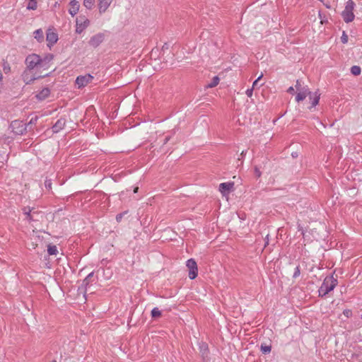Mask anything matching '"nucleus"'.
<instances>
[{
    "label": "nucleus",
    "instance_id": "nucleus-30",
    "mask_svg": "<svg viewBox=\"0 0 362 362\" xmlns=\"http://www.w3.org/2000/svg\"><path fill=\"white\" fill-rule=\"evenodd\" d=\"M261 351L263 354H269L271 351V346H261Z\"/></svg>",
    "mask_w": 362,
    "mask_h": 362
},
{
    "label": "nucleus",
    "instance_id": "nucleus-14",
    "mask_svg": "<svg viewBox=\"0 0 362 362\" xmlns=\"http://www.w3.org/2000/svg\"><path fill=\"white\" fill-rule=\"evenodd\" d=\"M298 92V93L296 97V100L298 103L303 100L307 97V95H310V92L306 87H303V88L301 90H299Z\"/></svg>",
    "mask_w": 362,
    "mask_h": 362
},
{
    "label": "nucleus",
    "instance_id": "nucleus-36",
    "mask_svg": "<svg viewBox=\"0 0 362 362\" xmlns=\"http://www.w3.org/2000/svg\"><path fill=\"white\" fill-rule=\"evenodd\" d=\"M246 95L249 97V98H251L252 96V93H253V88H249L246 90L245 92Z\"/></svg>",
    "mask_w": 362,
    "mask_h": 362
},
{
    "label": "nucleus",
    "instance_id": "nucleus-5",
    "mask_svg": "<svg viewBox=\"0 0 362 362\" xmlns=\"http://www.w3.org/2000/svg\"><path fill=\"white\" fill-rule=\"evenodd\" d=\"M186 268L189 279H194L198 275V267L194 259H189L186 262Z\"/></svg>",
    "mask_w": 362,
    "mask_h": 362
},
{
    "label": "nucleus",
    "instance_id": "nucleus-26",
    "mask_svg": "<svg viewBox=\"0 0 362 362\" xmlns=\"http://www.w3.org/2000/svg\"><path fill=\"white\" fill-rule=\"evenodd\" d=\"M94 0H83V6L88 9H91L94 5Z\"/></svg>",
    "mask_w": 362,
    "mask_h": 362
},
{
    "label": "nucleus",
    "instance_id": "nucleus-27",
    "mask_svg": "<svg viewBox=\"0 0 362 362\" xmlns=\"http://www.w3.org/2000/svg\"><path fill=\"white\" fill-rule=\"evenodd\" d=\"M54 58V55L52 54H47L43 58H42V62H47L50 64V62L52 61Z\"/></svg>",
    "mask_w": 362,
    "mask_h": 362
},
{
    "label": "nucleus",
    "instance_id": "nucleus-7",
    "mask_svg": "<svg viewBox=\"0 0 362 362\" xmlns=\"http://www.w3.org/2000/svg\"><path fill=\"white\" fill-rule=\"evenodd\" d=\"M105 40V34L99 33L90 37L88 41L90 46L95 48L98 47Z\"/></svg>",
    "mask_w": 362,
    "mask_h": 362
},
{
    "label": "nucleus",
    "instance_id": "nucleus-44",
    "mask_svg": "<svg viewBox=\"0 0 362 362\" xmlns=\"http://www.w3.org/2000/svg\"><path fill=\"white\" fill-rule=\"evenodd\" d=\"M28 209H30V207H24V208L23 209V213H24V214H25V216L28 214Z\"/></svg>",
    "mask_w": 362,
    "mask_h": 362
},
{
    "label": "nucleus",
    "instance_id": "nucleus-40",
    "mask_svg": "<svg viewBox=\"0 0 362 362\" xmlns=\"http://www.w3.org/2000/svg\"><path fill=\"white\" fill-rule=\"evenodd\" d=\"M170 47L169 43H165L162 47V51L164 52L165 49H168Z\"/></svg>",
    "mask_w": 362,
    "mask_h": 362
},
{
    "label": "nucleus",
    "instance_id": "nucleus-46",
    "mask_svg": "<svg viewBox=\"0 0 362 362\" xmlns=\"http://www.w3.org/2000/svg\"><path fill=\"white\" fill-rule=\"evenodd\" d=\"M36 211V214H35V218H37L38 219V216L40 215V212H39L38 211L35 210Z\"/></svg>",
    "mask_w": 362,
    "mask_h": 362
},
{
    "label": "nucleus",
    "instance_id": "nucleus-51",
    "mask_svg": "<svg viewBox=\"0 0 362 362\" xmlns=\"http://www.w3.org/2000/svg\"><path fill=\"white\" fill-rule=\"evenodd\" d=\"M245 154V152L243 151L242 153H241V156H243Z\"/></svg>",
    "mask_w": 362,
    "mask_h": 362
},
{
    "label": "nucleus",
    "instance_id": "nucleus-53",
    "mask_svg": "<svg viewBox=\"0 0 362 362\" xmlns=\"http://www.w3.org/2000/svg\"><path fill=\"white\" fill-rule=\"evenodd\" d=\"M320 1H322V0H320Z\"/></svg>",
    "mask_w": 362,
    "mask_h": 362
},
{
    "label": "nucleus",
    "instance_id": "nucleus-13",
    "mask_svg": "<svg viewBox=\"0 0 362 362\" xmlns=\"http://www.w3.org/2000/svg\"><path fill=\"white\" fill-rule=\"evenodd\" d=\"M98 9L100 13H105L110 6L112 0H98Z\"/></svg>",
    "mask_w": 362,
    "mask_h": 362
},
{
    "label": "nucleus",
    "instance_id": "nucleus-21",
    "mask_svg": "<svg viewBox=\"0 0 362 362\" xmlns=\"http://www.w3.org/2000/svg\"><path fill=\"white\" fill-rule=\"evenodd\" d=\"M27 8L28 10H35L37 8V1L36 0H28L27 4Z\"/></svg>",
    "mask_w": 362,
    "mask_h": 362
},
{
    "label": "nucleus",
    "instance_id": "nucleus-28",
    "mask_svg": "<svg viewBox=\"0 0 362 362\" xmlns=\"http://www.w3.org/2000/svg\"><path fill=\"white\" fill-rule=\"evenodd\" d=\"M160 315H161V312L159 310V309L158 308H154L151 310V316H152V317L156 318V317H160Z\"/></svg>",
    "mask_w": 362,
    "mask_h": 362
},
{
    "label": "nucleus",
    "instance_id": "nucleus-43",
    "mask_svg": "<svg viewBox=\"0 0 362 362\" xmlns=\"http://www.w3.org/2000/svg\"><path fill=\"white\" fill-rule=\"evenodd\" d=\"M299 274H300L299 269H298V267H296V272L294 273L293 276H294V277H296L298 275H299Z\"/></svg>",
    "mask_w": 362,
    "mask_h": 362
},
{
    "label": "nucleus",
    "instance_id": "nucleus-25",
    "mask_svg": "<svg viewBox=\"0 0 362 362\" xmlns=\"http://www.w3.org/2000/svg\"><path fill=\"white\" fill-rule=\"evenodd\" d=\"M94 276V273L93 272H90L86 277V279L83 280V284L85 286H88L93 280H92V278H93Z\"/></svg>",
    "mask_w": 362,
    "mask_h": 362
},
{
    "label": "nucleus",
    "instance_id": "nucleus-9",
    "mask_svg": "<svg viewBox=\"0 0 362 362\" xmlns=\"http://www.w3.org/2000/svg\"><path fill=\"white\" fill-rule=\"evenodd\" d=\"M30 71H28V69L25 70L23 75H22V77H23V81L26 83V84H30L32 83L35 80L37 79V78H42V77H45V76H49V73H46L44 75L42 76H32L30 75Z\"/></svg>",
    "mask_w": 362,
    "mask_h": 362
},
{
    "label": "nucleus",
    "instance_id": "nucleus-31",
    "mask_svg": "<svg viewBox=\"0 0 362 362\" xmlns=\"http://www.w3.org/2000/svg\"><path fill=\"white\" fill-rule=\"evenodd\" d=\"M37 119L38 117L37 116L32 117L30 121L28 124H26L27 128L31 127L33 124H35L37 122Z\"/></svg>",
    "mask_w": 362,
    "mask_h": 362
},
{
    "label": "nucleus",
    "instance_id": "nucleus-39",
    "mask_svg": "<svg viewBox=\"0 0 362 362\" xmlns=\"http://www.w3.org/2000/svg\"><path fill=\"white\" fill-rule=\"evenodd\" d=\"M123 215L124 214L123 213H121V214H119L116 216V220L117 222H119L121 221L122 217H123Z\"/></svg>",
    "mask_w": 362,
    "mask_h": 362
},
{
    "label": "nucleus",
    "instance_id": "nucleus-15",
    "mask_svg": "<svg viewBox=\"0 0 362 362\" xmlns=\"http://www.w3.org/2000/svg\"><path fill=\"white\" fill-rule=\"evenodd\" d=\"M80 7V4L78 1H76V0H72L70 2V8L69 9V13L72 16H74L78 11Z\"/></svg>",
    "mask_w": 362,
    "mask_h": 362
},
{
    "label": "nucleus",
    "instance_id": "nucleus-32",
    "mask_svg": "<svg viewBox=\"0 0 362 362\" xmlns=\"http://www.w3.org/2000/svg\"><path fill=\"white\" fill-rule=\"evenodd\" d=\"M200 349H201V351L202 352L203 356H204L205 355L206 356L207 355V346H206V345L205 344H203L200 346Z\"/></svg>",
    "mask_w": 362,
    "mask_h": 362
},
{
    "label": "nucleus",
    "instance_id": "nucleus-18",
    "mask_svg": "<svg viewBox=\"0 0 362 362\" xmlns=\"http://www.w3.org/2000/svg\"><path fill=\"white\" fill-rule=\"evenodd\" d=\"M310 99L312 100V107H315L317 105L320 100V94H318L317 92L312 94L310 93V95H309Z\"/></svg>",
    "mask_w": 362,
    "mask_h": 362
},
{
    "label": "nucleus",
    "instance_id": "nucleus-24",
    "mask_svg": "<svg viewBox=\"0 0 362 362\" xmlns=\"http://www.w3.org/2000/svg\"><path fill=\"white\" fill-rule=\"evenodd\" d=\"M361 69L358 66H353L351 68V73L354 76H358L361 74Z\"/></svg>",
    "mask_w": 362,
    "mask_h": 362
},
{
    "label": "nucleus",
    "instance_id": "nucleus-37",
    "mask_svg": "<svg viewBox=\"0 0 362 362\" xmlns=\"http://www.w3.org/2000/svg\"><path fill=\"white\" fill-rule=\"evenodd\" d=\"M255 174L257 177H259L262 175L259 169L257 167L255 168Z\"/></svg>",
    "mask_w": 362,
    "mask_h": 362
},
{
    "label": "nucleus",
    "instance_id": "nucleus-45",
    "mask_svg": "<svg viewBox=\"0 0 362 362\" xmlns=\"http://www.w3.org/2000/svg\"><path fill=\"white\" fill-rule=\"evenodd\" d=\"M257 83H258V79H256V80L253 82V83H252V88H253V89H254V88H255V87L257 85Z\"/></svg>",
    "mask_w": 362,
    "mask_h": 362
},
{
    "label": "nucleus",
    "instance_id": "nucleus-6",
    "mask_svg": "<svg viewBox=\"0 0 362 362\" xmlns=\"http://www.w3.org/2000/svg\"><path fill=\"white\" fill-rule=\"evenodd\" d=\"M90 21L84 16H79L76 20V33L81 34L88 25Z\"/></svg>",
    "mask_w": 362,
    "mask_h": 362
},
{
    "label": "nucleus",
    "instance_id": "nucleus-35",
    "mask_svg": "<svg viewBox=\"0 0 362 362\" xmlns=\"http://www.w3.org/2000/svg\"><path fill=\"white\" fill-rule=\"evenodd\" d=\"M296 88L298 91L301 90L303 88V87L301 86L300 81L299 80H297L296 81Z\"/></svg>",
    "mask_w": 362,
    "mask_h": 362
},
{
    "label": "nucleus",
    "instance_id": "nucleus-1",
    "mask_svg": "<svg viewBox=\"0 0 362 362\" xmlns=\"http://www.w3.org/2000/svg\"><path fill=\"white\" fill-rule=\"evenodd\" d=\"M356 4L352 0H349L345 4V7L341 12V17L345 23H349L354 20L355 15L354 13Z\"/></svg>",
    "mask_w": 362,
    "mask_h": 362
},
{
    "label": "nucleus",
    "instance_id": "nucleus-29",
    "mask_svg": "<svg viewBox=\"0 0 362 362\" xmlns=\"http://www.w3.org/2000/svg\"><path fill=\"white\" fill-rule=\"evenodd\" d=\"M50 68V64L47 63V62H40V63L38 64V67L37 69H44V70H47Z\"/></svg>",
    "mask_w": 362,
    "mask_h": 362
},
{
    "label": "nucleus",
    "instance_id": "nucleus-19",
    "mask_svg": "<svg viewBox=\"0 0 362 362\" xmlns=\"http://www.w3.org/2000/svg\"><path fill=\"white\" fill-rule=\"evenodd\" d=\"M34 37L38 42H42L44 40V33L42 29H37L34 32Z\"/></svg>",
    "mask_w": 362,
    "mask_h": 362
},
{
    "label": "nucleus",
    "instance_id": "nucleus-42",
    "mask_svg": "<svg viewBox=\"0 0 362 362\" xmlns=\"http://www.w3.org/2000/svg\"><path fill=\"white\" fill-rule=\"evenodd\" d=\"M2 79H3V74H2L1 71H0V88H1L3 86Z\"/></svg>",
    "mask_w": 362,
    "mask_h": 362
},
{
    "label": "nucleus",
    "instance_id": "nucleus-41",
    "mask_svg": "<svg viewBox=\"0 0 362 362\" xmlns=\"http://www.w3.org/2000/svg\"><path fill=\"white\" fill-rule=\"evenodd\" d=\"M287 92H288V93H291V94H293V93H294V88H293L292 86H291V87H289V88H288Z\"/></svg>",
    "mask_w": 362,
    "mask_h": 362
},
{
    "label": "nucleus",
    "instance_id": "nucleus-52",
    "mask_svg": "<svg viewBox=\"0 0 362 362\" xmlns=\"http://www.w3.org/2000/svg\"><path fill=\"white\" fill-rule=\"evenodd\" d=\"M52 362H57L55 360L52 361Z\"/></svg>",
    "mask_w": 362,
    "mask_h": 362
},
{
    "label": "nucleus",
    "instance_id": "nucleus-33",
    "mask_svg": "<svg viewBox=\"0 0 362 362\" xmlns=\"http://www.w3.org/2000/svg\"><path fill=\"white\" fill-rule=\"evenodd\" d=\"M45 187L48 189H50L52 188V182L50 180H46L45 182Z\"/></svg>",
    "mask_w": 362,
    "mask_h": 362
},
{
    "label": "nucleus",
    "instance_id": "nucleus-10",
    "mask_svg": "<svg viewBox=\"0 0 362 362\" xmlns=\"http://www.w3.org/2000/svg\"><path fill=\"white\" fill-rule=\"evenodd\" d=\"M46 40L47 41L48 47H52L58 40V35L56 33L49 30L47 33Z\"/></svg>",
    "mask_w": 362,
    "mask_h": 362
},
{
    "label": "nucleus",
    "instance_id": "nucleus-12",
    "mask_svg": "<svg viewBox=\"0 0 362 362\" xmlns=\"http://www.w3.org/2000/svg\"><path fill=\"white\" fill-rule=\"evenodd\" d=\"M66 124V119L64 118L59 119L55 124L52 126V132L54 133H58L64 129Z\"/></svg>",
    "mask_w": 362,
    "mask_h": 362
},
{
    "label": "nucleus",
    "instance_id": "nucleus-3",
    "mask_svg": "<svg viewBox=\"0 0 362 362\" xmlns=\"http://www.w3.org/2000/svg\"><path fill=\"white\" fill-rule=\"evenodd\" d=\"M41 62V57L36 54H32L27 56L25 58V64L27 66V69L28 71H31L35 68L38 67V64Z\"/></svg>",
    "mask_w": 362,
    "mask_h": 362
},
{
    "label": "nucleus",
    "instance_id": "nucleus-50",
    "mask_svg": "<svg viewBox=\"0 0 362 362\" xmlns=\"http://www.w3.org/2000/svg\"><path fill=\"white\" fill-rule=\"evenodd\" d=\"M263 76V74H261L257 79H258V81L261 80L262 77Z\"/></svg>",
    "mask_w": 362,
    "mask_h": 362
},
{
    "label": "nucleus",
    "instance_id": "nucleus-2",
    "mask_svg": "<svg viewBox=\"0 0 362 362\" xmlns=\"http://www.w3.org/2000/svg\"><path fill=\"white\" fill-rule=\"evenodd\" d=\"M337 285V280L332 276L326 277L319 288V294L324 296L332 291Z\"/></svg>",
    "mask_w": 362,
    "mask_h": 362
},
{
    "label": "nucleus",
    "instance_id": "nucleus-16",
    "mask_svg": "<svg viewBox=\"0 0 362 362\" xmlns=\"http://www.w3.org/2000/svg\"><path fill=\"white\" fill-rule=\"evenodd\" d=\"M49 94L50 90L48 88H44L36 95V98L38 100H44Z\"/></svg>",
    "mask_w": 362,
    "mask_h": 362
},
{
    "label": "nucleus",
    "instance_id": "nucleus-48",
    "mask_svg": "<svg viewBox=\"0 0 362 362\" xmlns=\"http://www.w3.org/2000/svg\"><path fill=\"white\" fill-rule=\"evenodd\" d=\"M325 6H326V8H331V6H330V5H329V4H325Z\"/></svg>",
    "mask_w": 362,
    "mask_h": 362
},
{
    "label": "nucleus",
    "instance_id": "nucleus-49",
    "mask_svg": "<svg viewBox=\"0 0 362 362\" xmlns=\"http://www.w3.org/2000/svg\"><path fill=\"white\" fill-rule=\"evenodd\" d=\"M139 187H135L134 189V192L136 193L138 192Z\"/></svg>",
    "mask_w": 362,
    "mask_h": 362
},
{
    "label": "nucleus",
    "instance_id": "nucleus-11",
    "mask_svg": "<svg viewBox=\"0 0 362 362\" xmlns=\"http://www.w3.org/2000/svg\"><path fill=\"white\" fill-rule=\"evenodd\" d=\"M233 187V182H223L219 185V191L223 195L228 194Z\"/></svg>",
    "mask_w": 362,
    "mask_h": 362
},
{
    "label": "nucleus",
    "instance_id": "nucleus-20",
    "mask_svg": "<svg viewBox=\"0 0 362 362\" xmlns=\"http://www.w3.org/2000/svg\"><path fill=\"white\" fill-rule=\"evenodd\" d=\"M219 81H220V79L218 76H214L212 78V81L209 83H208V85L206 86V88H211L216 86L218 84Z\"/></svg>",
    "mask_w": 362,
    "mask_h": 362
},
{
    "label": "nucleus",
    "instance_id": "nucleus-38",
    "mask_svg": "<svg viewBox=\"0 0 362 362\" xmlns=\"http://www.w3.org/2000/svg\"><path fill=\"white\" fill-rule=\"evenodd\" d=\"M344 315L347 317H350L351 315V311L350 310H345L343 312Z\"/></svg>",
    "mask_w": 362,
    "mask_h": 362
},
{
    "label": "nucleus",
    "instance_id": "nucleus-8",
    "mask_svg": "<svg viewBox=\"0 0 362 362\" xmlns=\"http://www.w3.org/2000/svg\"><path fill=\"white\" fill-rule=\"evenodd\" d=\"M93 78V77L90 74L78 76L76 79V83L78 86V88H81L90 83Z\"/></svg>",
    "mask_w": 362,
    "mask_h": 362
},
{
    "label": "nucleus",
    "instance_id": "nucleus-34",
    "mask_svg": "<svg viewBox=\"0 0 362 362\" xmlns=\"http://www.w3.org/2000/svg\"><path fill=\"white\" fill-rule=\"evenodd\" d=\"M341 39V42L344 44H345V43H346L348 42V36H347V35L345 34L344 32L343 33V35H342Z\"/></svg>",
    "mask_w": 362,
    "mask_h": 362
},
{
    "label": "nucleus",
    "instance_id": "nucleus-4",
    "mask_svg": "<svg viewBox=\"0 0 362 362\" xmlns=\"http://www.w3.org/2000/svg\"><path fill=\"white\" fill-rule=\"evenodd\" d=\"M12 132L17 135H23L27 132V125L23 121L14 120L11 123Z\"/></svg>",
    "mask_w": 362,
    "mask_h": 362
},
{
    "label": "nucleus",
    "instance_id": "nucleus-22",
    "mask_svg": "<svg viewBox=\"0 0 362 362\" xmlns=\"http://www.w3.org/2000/svg\"><path fill=\"white\" fill-rule=\"evenodd\" d=\"M3 71L4 74H8L11 72V66L9 63L7 61L4 60L3 61Z\"/></svg>",
    "mask_w": 362,
    "mask_h": 362
},
{
    "label": "nucleus",
    "instance_id": "nucleus-17",
    "mask_svg": "<svg viewBox=\"0 0 362 362\" xmlns=\"http://www.w3.org/2000/svg\"><path fill=\"white\" fill-rule=\"evenodd\" d=\"M35 214H36V211L34 208L28 209V214L25 216V218L30 222L38 221L37 218H35Z\"/></svg>",
    "mask_w": 362,
    "mask_h": 362
},
{
    "label": "nucleus",
    "instance_id": "nucleus-47",
    "mask_svg": "<svg viewBox=\"0 0 362 362\" xmlns=\"http://www.w3.org/2000/svg\"><path fill=\"white\" fill-rule=\"evenodd\" d=\"M265 240H266V243H265V246H266L267 245L269 244V235H267Z\"/></svg>",
    "mask_w": 362,
    "mask_h": 362
},
{
    "label": "nucleus",
    "instance_id": "nucleus-23",
    "mask_svg": "<svg viewBox=\"0 0 362 362\" xmlns=\"http://www.w3.org/2000/svg\"><path fill=\"white\" fill-rule=\"evenodd\" d=\"M47 252L49 255H56L58 252L56 245H48Z\"/></svg>",
    "mask_w": 362,
    "mask_h": 362
}]
</instances>
